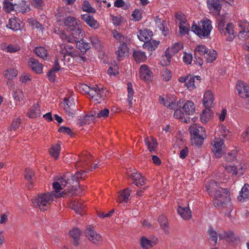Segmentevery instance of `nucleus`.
Returning a JSON list of instances; mask_svg holds the SVG:
<instances>
[{
    "label": "nucleus",
    "instance_id": "1",
    "mask_svg": "<svg viewBox=\"0 0 249 249\" xmlns=\"http://www.w3.org/2000/svg\"><path fill=\"white\" fill-rule=\"evenodd\" d=\"M69 174L56 179L53 183L54 191L52 193H42L37 195L33 202L41 210H47L54 197L64 196L65 195L71 194L73 190L76 189L77 183L79 179L86 177L85 172H77L68 178Z\"/></svg>",
    "mask_w": 249,
    "mask_h": 249
},
{
    "label": "nucleus",
    "instance_id": "2",
    "mask_svg": "<svg viewBox=\"0 0 249 249\" xmlns=\"http://www.w3.org/2000/svg\"><path fill=\"white\" fill-rule=\"evenodd\" d=\"M57 21L60 25L71 32V36H67L63 32L60 33V37L64 41L73 43L76 39L84 37L85 32L82 29L80 21L78 19L68 16L65 18H58Z\"/></svg>",
    "mask_w": 249,
    "mask_h": 249
},
{
    "label": "nucleus",
    "instance_id": "3",
    "mask_svg": "<svg viewBox=\"0 0 249 249\" xmlns=\"http://www.w3.org/2000/svg\"><path fill=\"white\" fill-rule=\"evenodd\" d=\"M212 28V22L207 18L201 20L197 24L194 23L191 27L192 31L201 38L208 37Z\"/></svg>",
    "mask_w": 249,
    "mask_h": 249
},
{
    "label": "nucleus",
    "instance_id": "4",
    "mask_svg": "<svg viewBox=\"0 0 249 249\" xmlns=\"http://www.w3.org/2000/svg\"><path fill=\"white\" fill-rule=\"evenodd\" d=\"M80 88L89 94L90 99L99 103L106 95V90L101 85H95L91 88L86 84H82Z\"/></svg>",
    "mask_w": 249,
    "mask_h": 249
},
{
    "label": "nucleus",
    "instance_id": "5",
    "mask_svg": "<svg viewBox=\"0 0 249 249\" xmlns=\"http://www.w3.org/2000/svg\"><path fill=\"white\" fill-rule=\"evenodd\" d=\"M230 195L227 189H220L214 194L213 204L215 207H225L230 203Z\"/></svg>",
    "mask_w": 249,
    "mask_h": 249
},
{
    "label": "nucleus",
    "instance_id": "6",
    "mask_svg": "<svg viewBox=\"0 0 249 249\" xmlns=\"http://www.w3.org/2000/svg\"><path fill=\"white\" fill-rule=\"evenodd\" d=\"M189 131L194 143L197 145L202 144L203 137L205 135L204 129L202 126L194 124L189 127Z\"/></svg>",
    "mask_w": 249,
    "mask_h": 249
},
{
    "label": "nucleus",
    "instance_id": "7",
    "mask_svg": "<svg viewBox=\"0 0 249 249\" xmlns=\"http://www.w3.org/2000/svg\"><path fill=\"white\" fill-rule=\"evenodd\" d=\"M61 104L65 111L70 116L73 117L75 114V107L73 98L71 96L66 97Z\"/></svg>",
    "mask_w": 249,
    "mask_h": 249
},
{
    "label": "nucleus",
    "instance_id": "8",
    "mask_svg": "<svg viewBox=\"0 0 249 249\" xmlns=\"http://www.w3.org/2000/svg\"><path fill=\"white\" fill-rule=\"evenodd\" d=\"M213 145V151L216 158L222 156L225 152V145L223 139L215 138L212 142Z\"/></svg>",
    "mask_w": 249,
    "mask_h": 249
},
{
    "label": "nucleus",
    "instance_id": "9",
    "mask_svg": "<svg viewBox=\"0 0 249 249\" xmlns=\"http://www.w3.org/2000/svg\"><path fill=\"white\" fill-rule=\"evenodd\" d=\"M88 239L94 244H99L102 240L101 236L98 234L91 226H89L85 231Z\"/></svg>",
    "mask_w": 249,
    "mask_h": 249
},
{
    "label": "nucleus",
    "instance_id": "10",
    "mask_svg": "<svg viewBox=\"0 0 249 249\" xmlns=\"http://www.w3.org/2000/svg\"><path fill=\"white\" fill-rule=\"evenodd\" d=\"M59 52L64 58L66 55H69L72 57H76L79 53L74 47L70 44H61Z\"/></svg>",
    "mask_w": 249,
    "mask_h": 249
},
{
    "label": "nucleus",
    "instance_id": "11",
    "mask_svg": "<svg viewBox=\"0 0 249 249\" xmlns=\"http://www.w3.org/2000/svg\"><path fill=\"white\" fill-rule=\"evenodd\" d=\"M139 73L140 78L146 82H149L153 79V72L150 71L149 67L145 64L140 67Z\"/></svg>",
    "mask_w": 249,
    "mask_h": 249
},
{
    "label": "nucleus",
    "instance_id": "12",
    "mask_svg": "<svg viewBox=\"0 0 249 249\" xmlns=\"http://www.w3.org/2000/svg\"><path fill=\"white\" fill-rule=\"evenodd\" d=\"M158 241V238L155 237L142 236L140 239V245L143 249H149L157 245Z\"/></svg>",
    "mask_w": 249,
    "mask_h": 249
},
{
    "label": "nucleus",
    "instance_id": "13",
    "mask_svg": "<svg viewBox=\"0 0 249 249\" xmlns=\"http://www.w3.org/2000/svg\"><path fill=\"white\" fill-rule=\"evenodd\" d=\"M236 89L241 97H249V84L242 81H238L236 85Z\"/></svg>",
    "mask_w": 249,
    "mask_h": 249
},
{
    "label": "nucleus",
    "instance_id": "14",
    "mask_svg": "<svg viewBox=\"0 0 249 249\" xmlns=\"http://www.w3.org/2000/svg\"><path fill=\"white\" fill-rule=\"evenodd\" d=\"M152 36V32L147 29H140L137 33V36L139 39L141 41L144 42V43L151 40Z\"/></svg>",
    "mask_w": 249,
    "mask_h": 249
},
{
    "label": "nucleus",
    "instance_id": "15",
    "mask_svg": "<svg viewBox=\"0 0 249 249\" xmlns=\"http://www.w3.org/2000/svg\"><path fill=\"white\" fill-rule=\"evenodd\" d=\"M69 206L77 214H82L85 207L82 201L72 199L69 202Z\"/></svg>",
    "mask_w": 249,
    "mask_h": 249
},
{
    "label": "nucleus",
    "instance_id": "16",
    "mask_svg": "<svg viewBox=\"0 0 249 249\" xmlns=\"http://www.w3.org/2000/svg\"><path fill=\"white\" fill-rule=\"evenodd\" d=\"M79 160L76 163L77 167H82L89 166L91 162V156L89 153H85L79 156Z\"/></svg>",
    "mask_w": 249,
    "mask_h": 249
},
{
    "label": "nucleus",
    "instance_id": "17",
    "mask_svg": "<svg viewBox=\"0 0 249 249\" xmlns=\"http://www.w3.org/2000/svg\"><path fill=\"white\" fill-rule=\"evenodd\" d=\"M201 80L199 76H193L188 75L187 76L186 87L189 90H193L196 88Z\"/></svg>",
    "mask_w": 249,
    "mask_h": 249
},
{
    "label": "nucleus",
    "instance_id": "18",
    "mask_svg": "<svg viewBox=\"0 0 249 249\" xmlns=\"http://www.w3.org/2000/svg\"><path fill=\"white\" fill-rule=\"evenodd\" d=\"M214 97L210 90L206 91L203 95V104L206 108H211L213 106Z\"/></svg>",
    "mask_w": 249,
    "mask_h": 249
},
{
    "label": "nucleus",
    "instance_id": "19",
    "mask_svg": "<svg viewBox=\"0 0 249 249\" xmlns=\"http://www.w3.org/2000/svg\"><path fill=\"white\" fill-rule=\"evenodd\" d=\"M207 4L209 9L211 11L218 15L219 14L222 8V5L219 0H208Z\"/></svg>",
    "mask_w": 249,
    "mask_h": 249
},
{
    "label": "nucleus",
    "instance_id": "20",
    "mask_svg": "<svg viewBox=\"0 0 249 249\" xmlns=\"http://www.w3.org/2000/svg\"><path fill=\"white\" fill-rule=\"evenodd\" d=\"M82 19L91 28L96 29L99 28L98 22L93 18L92 16L86 14L81 16Z\"/></svg>",
    "mask_w": 249,
    "mask_h": 249
},
{
    "label": "nucleus",
    "instance_id": "21",
    "mask_svg": "<svg viewBox=\"0 0 249 249\" xmlns=\"http://www.w3.org/2000/svg\"><path fill=\"white\" fill-rule=\"evenodd\" d=\"M221 33L223 34L224 36H228L227 39L228 41H232L235 37V32L232 23L227 24L225 29L222 31Z\"/></svg>",
    "mask_w": 249,
    "mask_h": 249
},
{
    "label": "nucleus",
    "instance_id": "22",
    "mask_svg": "<svg viewBox=\"0 0 249 249\" xmlns=\"http://www.w3.org/2000/svg\"><path fill=\"white\" fill-rule=\"evenodd\" d=\"M30 67L36 73H41L42 72V64L40 63L37 60L34 58H30L28 62Z\"/></svg>",
    "mask_w": 249,
    "mask_h": 249
},
{
    "label": "nucleus",
    "instance_id": "23",
    "mask_svg": "<svg viewBox=\"0 0 249 249\" xmlns=\"http://www.w3.org/2000/svg\"><path fill=\"white\" fill-rule=\"evenodd\" d=\"M96 114L95 112H91L89 114L80 116L79 119L78 123L82 125L84 124H89L93 123L94 122Z\"/></svg>",
    "mask_w": 249,
    "mask_h": 249
},
{
    "label": "nucleus",
    "instance_id": "24",
    "mask_svg": "<svg viewBox=\"0 0 249 249\" xmlns=\"http://www.w3.org/2000/svg\"><path fill=\"white\" fill-rule=\"evenodd\" d=\"M249 199V184L246 183L242 188L238 199L240 201H245Z\"/></svg>",
    "mask_w": 249,
    "mask_h": 249
},
{
    "label": "nucleus",
    "instance_id": "25",
    "mask_svg": "<svg viewBox=\"0 0 249 249\" xmlns=\"http://www.w3.org/2000/svg\"><path fill=\"white\" fill-rule=\"evenodd\" d=\"M206 188L207 191L210 195H211L213 193L216 194L220 189H223L224 188L218 186L216 182L214 180H211L206 184Z\"/></svg>",
    "mask_w": 249,
    "mask_h": 249
},
{
    "label": "nucleus",
    "instance_id": "26",
    "mask_svg": "<svg viewBox=\"0 0 249 249\" xmlns=\"http://www.w3.org/2000/svg\"><path fill=\"white\" fill-rule=\"evenodd\" d=\"M177 212L184 220H189L192 217V212L188 207L184 208L179 206L177 209Z\"/></svg>",
    "mask_w": 249,
    "mask_h": 249
},
{
    "label": "nucleus",
    "instance_id": "27",
    "mask_svg": "<svg viewBox=\"0 0 249 249\" xmlns=\"http://www.w3.org/2000/svg\"><path fill=\"white\" fill-rule=\"evenodd\" d=\"M182 109L185 113L188 115H193L195 113V105L191 101H187L182 107Z\"/></svg>",
    "mask_w": 249,
    "mask_h": 249
},
{
    "label": "nucleus",
    "instance_id": "28",
    "mask_svg": "<svg viewBox=\"0 0 249 249\" xmlns=\"http://www.w3.org/2000/svg\"><path fill=\"white\" fill-rule=\"evenodd\" d=\"M154 21L156 25L162 31V34L164 36H166L169 34V30L166 26V23L164 20L159 18L158 17H156Z\"/></svg>",
    "mask_w": 249,
    "mask_h": 249
},
{
    "label": "nucleus",
    "instance_id": "29",
    "mask_svg": "<svg viewBox=\"0 0 249 249\" xmlns=\"http://www.w3.org/2000/svg\"><path fill=\"white\" fill-rule=\"evenodd\" d=\"M144 142L149 151L152 152L156 150L158 143L156 139L153 137L148 138L146 137L144 139Z\"/></svg>",
    "mask_w": 249,
    "mask_h": 249
},
{
    "label": "nucleus",
    "instance_id": "30",
    "mask_svg": "<svg viewBox=\"0 0 249 249\" xmlns=\"http://www.w3.org/2000/svg\"><path fill=\"white\" fill-rule=\"evenodd\" d=\"M213 116V112L210 108H206L204 109L201 116L200 120L202 123H206L211 120Z\"/></svg>",
    "mask_w": 249,
    "mask_h": 249
},
{
    "label": "nucleus",
    "instance_id": "31",
    "mask_svg": "<svg viewBox=\"0 0 249 249\" xmlns=\"http://www.w3.org/2000/svg\"><path fill=\"white\" fill-rule=\"evenodd\" d=\"M242 29L239 32L238 36L240 39L245 40L247 36V34L249 33V22H243L240 25Z\"/></svg>",
    "mask_w": 249,
    "mask_h": 249
},
{
    "label": "nucleus",
    "instance_id": "32",
    "mask_svg": "<svg viewBox=\"0 0 249 249\" xmlns=\"http://www.w3.org/2000/svg\"><path fill=\"white\" fill-rule=\"evenodd\" d=\"M41 115L40 107L38 104H35L33 105L28 113L30 118H36L39 117Z\"/></svg>",
    "mask_w": 249,
    "mask_h": 249
},
{
    "label": "nucleus",
    "instance_id": "33",
    "mask_svg": "<svg viewBox=\"0 0 249 249\" xmlns=\"http://www.w3.org/2000/svg\"><path fill=\"white\" fill-rule=\"evenodd\" d=\"M129 48L127 44L125 42L121 44L119 47V49L116 52V53L118 57H125L128 55Z\"/></svg>",
    "mask_w": 249,
    "mask_h": 249
},
{
    "label": "nucleus",
    "instance_id": "34",
    "mask_svg": "<svg viewBox=\"0 0 249 249\" xmlns=\"http://www.w3.org/2000/svg\"><path fill=\"white\" fill-rule=\"evenodd\" d=\"M61 142H58L56 144L52 145L49 151L50 154L54 159H57L60 152Z\"/></svg>",
    "mask_w": 249,
    "mask_h": 249
},
{
    "label": "nucleus",
    "instance_id": "35",
    "mask_svg": "<svg viewBox=\"0 0 249 249\" xmlns=\"http://www.w3.org/2000/svg\"><path fill=\"white\" fill-rule=\"evenodd\" d=\"M183 47V45L181 43L177 42L174 43L171 47H168L165 52L169 55L173 56L176 53L178 52Z\"/></svg>",
    "mask_w": 249,
    "mask_h": 249
},
{
    "label": "nucleus",
    "instance_id": "36",
    "mask_svg": "<svg viewBox=\"0 0 249 249\" xmlns=\"http://www.w3.org/2000/svg\"><path fill=\"white\" fill-rule=\"evenodd\" d=\"M34 178V171L30 169H27L25 171V178L28 181L27 184V187L29 189H31L33 186V180Z\"/></svg>",
    "mask_w": 249,
    "mask_h": 249
},
{
    "label": "nucleus",
    "instance_id": "37",
    "mask_svg": "<svg viewBox=\"0 0 249 249\" xmlns=\"http://www.w3.org/2000/svg\"><path fill=\"white\" fill-rule=\"evenodd\" d=\"M6 27L12 30L18 31L20 28V24L16 18H11L9 19Z\"/></svg>",
    "mask_w": 249,
    "mask_h": 249
},
{
    "label": "nucleus",
    "instance_id": "38",
    "mask_svg": "<svg viewBox=\"0 0 249 249\" xmlns=\"http://www.w3.org/2000/svg\"><path fill=\"white\" fill-rule=\"evenodd\" d=\"M77 40L76 39L74 42H76L77 48L81 52L85 53L90 48V44L88 42H86L83 39H81L79 41H77Z\"/></svg>",
    "mask_w": 249,
    "mask_h": 249
},
{
    "label": "nucleus",
    "instance_id": "39",
    "mask_svg": "<svg viewBox=\"0 0 249 249\" xmlns=\"http://www.w3.org/2000/svg\"><path fill=\"white\" fill-rule=\"evenodd\" d=\"M133 57L138 63L144 62L146 59V56L144 52L135 51L133 53Z\"/></svg>",
    "mask_w": 249,
    "mask_h": 249
},
{
    "label": "nucleus",
    "instance_id": "40",
    "mask_svg": "<svg viewBox=\"0 0 249 249\" xmlns=\"http://www.w3.org/2000/svg\"><path fill=\"white\" fill-rule=\"evenodd\" d=\"M70 235L73 240V244L75 246L78 245V240L81 235L79 229L75 228L70 231Z\"/></svg>",
    "mask_w": 249,
    "mask_h": 249
},
{
    "label": "nucleus",
    "instance_id": "41",
    "mask_svg": "<svg viewBox=\"0 0 249 249\" xmlns=\"http://www.w3.org/2000/svg\"><path fill=\"white\" fill-rule=\"evenodd\" d=\"M127 101L128 102V105L129 107L131 108L132 107V100H133V96L134 94V90L133 89V86L131 83L128 82L127 84Z\"/></svg>",
    "mask_w": 249,
    "mask_h": 249
},
{
    "label": "nucleus",
    "instance_id": "42",
    "mask_svg": "<svg viewBox=\"0 0 249 249\" xmlns=\"http://www.w3.org/2000/svg\"><path fill=\"white\" fill-rule=\"evenodd\" d=\"M18 71L14 68H9L4 72V77L8 80H12L18 75Z\"/></svg>",
    "mask_w": 249,
    "mask_h": 249
},
{
    "label": "nucleus",
    "instance_id": "43",
    "mask_svg": "<svg viewBox=\"0 0 249 249\" xmlns=\"http://www.w3.org/2000/svg\"><path fill=\"white\" fill-rule=\"evenodd\" d=\"M130 191L128 189L124 190L120 195L118 200L120 202L126 203L128 202L130 196Z\"/></svg>",
    "mask_w": 249,
    "mask_h": 249
},
{
    "label": "nucleus",
    "instance_id": "44",
    "mask_svg": "<svg viewBox=\"0 0 249 249\" xmlns=\"http://www.w3.org/2000/svg\"><path fill=\"white\" fill-rule=\"evenodd\" d=\"M159 41L155 40L147 41L145 42L143 45V48H146L150 51H154L158 47Z\"/></svg>",
    "mask_w": 249,
    "mask_h": 249
},
{
    "label": "nucleus",
    "instance_id": "45",
    "mask_svg": "<svg viewBox=\"0 0 249 249\" xmlns=\"http://www.w3.org/2000/svg\"><path fill=\"white\" fill-rule=\"evenodd\" d=\"M35 53L37 56L43 59L47 58L48 56V52L44 47H36L34 50Z\"/></svg>",
    "mask_w": 249,
    "mask_h": 249
},
{
    "label": "nucleus",
    "instance_id": "46",
    "mask_svg": "<svg viewBox=\"0 0 249 249\" xmlns=\"http://www.w3.org/2000/svg\"><path fill=\"white\" fill-rule=\"evenodd\" d=\"M158 222L161 228L165 232L168 231V221L166 217L163 215H161L158 218Z\"/></svg>",
    "mask_w": 249,
    "mask_h": 249
},
{
    "label": "nucleus",
    "instance_id": "47",
    "mask_svg": "<svg viewBox=\"0 0 249 249\" xmlns=\"http://www.w3.org/2000/svg\"><path fill=\"white\" fill-rule=\"evenodd\" d=\"M113 37L118 42H123L127 41V37L123 35L121 33L116 30H113L112 32Z\"/></svg>",
    "mask_w": 249,
    "mask_h": 249
},
{
    "label": "nucleus",
    "instance_id": "48",
    "mask_svg": "<svg viewBox=\"0 0 249 249\" xmlns=\"http://www.w3.org/2000/svg\"><path fill=\"white\" fill-rule=\"evenodd\" d=\"M13 97L16 101L20 102L23 100L24 96L21 89H17L13 93Z\"/></svg>",
    "mask_w": 249,
    "mask_h": 249
},
{
    "label": "nucleus",
    "instance_id": "49",
    "mask_svg": "<svg viewBox=\"0 0 249 249\" xmlns=\"http://www.w3.org/2000/svg\"><path fill=\"white\" fill-rule=\"evenodd\" d=\"M174 116L177 119H180L182 122L186 123L190 122L189 119H185L184 113L179 109H177L175 111Z\"/></svg>",
    "mask_w": 249,
    "mask_h": 249
},
{
    "label": "nucleus",
    "instance_id": "50",
    "mask_svg": "<svg viewBox=\"0 0 249 249\" xmlns=\"http://www.w3.org/2000/svg\"><path fill=\"white\" fill-rule=\"evenodd\" d=\"M190 30V26L186 22L179 23V31L180 34L185 35L188 34Z\"/></svg>",
    "mask_w": 249,
    "mask_h": 249
},
{
    "label": "nucleus",
    "instance_id": "51",
    "mask_svg": "<svg viewBox=\"0 0 249 249\" xmlns=\"http://www.w3.org/2000/svg\"><path fill=\"white\" fill-rule=\"evenodd\" d=\"M206 54V58L207 62L211 63L213 62L217 57V53L214 50H208V53Z\"/></svg>",
    "mask_w": 249,
    "mask_h": 249
},
{
    "label": "nucleus",
    "instance_id": "52",
    "mask_svg": "<svg viewBox=\"0 0 249 249\" xmlns=\"http://www.w3.org/2000/svg\"><path fill=\"white\" fill-rule=\"evenodd\" d=\"M208 234L209 235L210 239L214 242V245H215L217 241V233L213 229V228L210 227L208 231Z\"/></svg>",
    "mask_w": 249,
    "mask_h": 249
},
{
    "label": "nucleus",
    "instance_id": "53",
    "mask_svg": "<svg viewBox=\"0 0 249 249\" xmlns=\"http://www.w3.org/2000/svg\"><path fill=\"white\" fill-rule=\"evenodd\" d=\"M89 40L94 48L99 50L102 48V44L98 38L95 36H91L89 38Z\"/></svg>",
    "mask_w": 249,
    "mask_h": 249
},
{
    "label": "nucleus",
    "instance_id": "54",
    "mask_svg": "<svg viewBox=\"0 0 249 249\" xmlns=\"http://www.w3.org/2000/svg\"><path fill=\"white\" fill-rule=\"evenodd\" d=\"M109 70L110 75H116L119 74V66L115 61L110 64Z\"/></svg>",
    "mask_w": 249,
    "mask_h": 249
},
{
    "label": "nucleus",
    "instance_id": "55",
    "mask_svg": "<svg viewBox=\"0 0 249 249\" xmlns=\"http://www.w3.org/2000/svg\"><path fill=\"white\" fill-rule=\"evenodd\" d=\"M29 24L34 28L39 29L42 32L43 28L41 24L35 19L30 18L28 20Z\"/></svg>",
    "mask_w": 249,
    "mask_h": 249
},
{
    "label": "nucleus",
    "instance_id": "56",
    "mask_svg": "<svg viewBox=\"0 0 249 249\" xmlns=\"http://www.w3.org/2000/svg\"><path fill=\"white\" fill-rule=\"evenodd\" d=\"M173 56L169 55V54H168L167 52H165V55L162 56L161 58V60L160 61L161 64L162 66H166L169 65L171 62V58Z\"/></svg>",
    "mask_w": 249,
    "mask_h": 249
},
{
    "label": "nucleus",
    "instance_id": "57",
    "mask_svg": "<svg viewBox=\"0 0 249 249\" xmlns=\"http://www.w3.org/2000/svg\"><path fill=\"white\" fill-rule=\"evenodd\" d=\"M161 75L165 81H168L172 76L171 71L166 68L162 70Z\"/></svg>",
    "mask_w": 249,
    "mask_h": 249
},
{
    "label": "nucleus",
    "instance_id": "58",
    "mask_svg": "<svg viewBox=\"0 0 249 249\" xmlns=\"http://www.w3.org/2000/svg\"><path fill=\"white\" fill-rule=\"evenodd\" d=\"M209 49L204 45H198L195 49V51L199 55H205L208 53Z\"/></svg>",
    "mask_w": 249,
    "mask_h": 249
},
{
    "label": "nucleus",
    "instance_id": "59",
    "mask_svg": "<svg viewBox=\"0 0 249 249\" xmlns=\"http://www.w3.org/2000/svg\"><path fill=\"white\" fill-rule=\"evenodd\" d=\"M160 104H162L164 106L167 107L169 108H173L176 106V104L172 101L171 102L168 101V100L164 98H161L160 100Z\"/></svg>",
    "mask_w": 249,
    "mask_h": 249
},
{
    "label": "nucleus",
    "instance_id": "60",
    "mask_svg": "<svg viewBox=\"0 0 249 249\" xmlns=\"http://www.w3.org/2000/svg\"><path fill=\"white\" fill-rule=\"evenodd\" d=\"M82 9L84 11L90 13H94L95 9L92 8L88 1H84L83 3Z\"/></svg>",
    "mask_w": 249,
    "mask_h": 249
},
{
    "label": "nucleus",
    "instance_id": "61",
    "mask_svg": "<svg viewBox=\"0 0 249 249\" xmlns=\"http://www.w3.org/2000/svg\"><path fill=\"white\" fill-rule=\"evenodd\" d=\"M3 8L8 12H10L14 9V5L8 0H4L3 1Z\"/></svg>",
    "mask_w": 249,
    "mask_h": 249
},
{
    "label": "nucleus",
    "instance_id": "62",
    "mask_svg": "<svg viewBox=\"0 0 249 249\" xmlns=\"http://www.w3.org/2000/svg\"><path fill=\"white\" fill-rule=\"evenodd\" d=\"M193 60V56L191 53H187L186 52L184 53V55L183 56V62L187 65L191 64Z\"/></svg>",
    "mask_w": 249,
    "mask_h": 249
},
{
    "label": "nucleus",
    "instance_id": "63",
    "mask_svg": "<svg viewBox=\"0 0 249 249\" xmlns=\"http://www.w3.org/2000/svg\"><path fill=\"white\" fill-rule=\"evenodd\" d=\"M241 138L243 142H249V126L242 132Z\"/></svg>",
    "mask_w": 249,
    "mask_h": 249
},
{
    "label": "nucleus",
    "instance_id": "64",
    "mask_svg": "<svg viewBox=\"0 0 249 249\" xmlns=\"http://www.w3.org/2000/svg\"><path fill=\"white\" fill-rule=\"evenodd\" d=\"M114 6L118 8H122L125 10L128 8V6L125 5V2L123 0H116L114 3Z\"/></svg>",
    "mask_w": 249,
    "mask_h": 249
}]
</instances>
